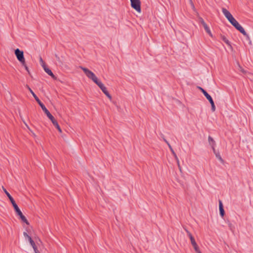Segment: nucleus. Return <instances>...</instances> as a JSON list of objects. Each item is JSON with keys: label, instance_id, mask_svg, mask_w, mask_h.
Listing matches in <instances>:
<instances>
[{"label": "nucleus", "instance_id": "23", "mask_svg": "<svg viewBox=\"0 0 253 253\" xmlns=\"http://www.w3.org/2000/svg\"><path fill=\"white\" fill-rule=\"evenodd\" d=\"M176 161H177V165H178V168L179 169V170L181 171V168L180 166V164H179V160L177 158V159H176Z\"/></svg>", "mask_w": 253, "mask_h": 253}, {"label": "nucleus", "instance_id": "26", "mask_svg": "<svg viewBox=\"0 0 253 253\" xmlns=\"http://www.w3.org/2000/svg\"><path fill=\"white\" fill-rule=\"evenodd\" d=\"M215 145L211 146L212 149V150H213V153L215 154H216V152H215Z\"/></svg>", "mask_w": 253, "mask_h": 253}, {"label": "nucleus", "instance_id": "16", "mask_svg": "<svg viewBox=\"0 0 253 253\" xmlns=\"http://www.w3.org/2000/svg\"><path fill=\"white\" fill-rule=\"evenodd\" d=\"M184 230L186 232L188 236L189 237V238L190 239V241L193 240L194 239H195L193 237V236H192V235L191 234V233L187 229H186V228H184Z\"/></svg>", "mask_w": 253, "mask_h": 253}, {"label": "nucleus", "instance_id": "4", "mask_svg": "<svg viewBox=\"0 0 253 253\" xmlns=\"http://www.w3.org/2000/svg\"><path fill=\"white\" fill-rule=\"evenodd\" d=\"M80 68L84 71L85 75L90 79L92 80L93 82L96 81L97 78L95 75L87 68L80 66Z\"/></svg>", "mask_w": 253, "mask_h": 253}, {"label": "nucleus", "instance_id": "3", "mask_svg": "<svg viewBox=\"0 0 253 253\" xmlns=\"http://www.w3.org/2000/svg\"><path fill=\"white\" fill-rule=\"evenodd\" d=\"M2 188L4 192L7 195V196L8 197V199H9L10 201L11 202V203L14 209L15 212H16L17 215H18L20 216V218L21 219V220L23 222L25 223L26 224L29 225V223L28 220L27 219L26 217L23 214L22 212H21V211L18 208L16 203H15L14 199L10 195V194L7 191L6 189L3 186H2Z\"/></svg>", "mask_w": 253, "mask_h": 253}, {"label": "nucleus", "instance_id": "8", "mask_svg": "<svg viewBox=\"0 0 253 253\" xmlns=\"http://www.w3.org/2000/svg\"><path fill=\"white\" fill-rule=\"evenodd\" d=\"M44 71L53 79H56V77L53 74L52 72L49 69L45 64L42 65Z\"/></svg>", "mask_w": 253, "mask_h": 253}, {"label": "nucleus", "instance_id": "1", "mask_svg": "<svg viewBox=\"0 0 253 253\" xmlns=\"http://www.w3.org/2000/svg\"><path fill=\"white\" fill-rule=\"evenodd\" d=\"M26 87L32 94L36 101L39 104V105L42 108L43 111L45 113V114L47 115V117L51 120L53 125L55 126V127L58 129V130L60 132H62V130L58 124L57 121L54 119V117L50 114L49 111L46 109L45 105L41 101L38 97L36 95V94L33 92L32 89L29 87L28 85H26Z\"/></svg>", "mask_w": 253, "mask_h": 253}, {"label": "nucleus", "instance_id": "17", "mask_svg": "<svg viewBox=\"0 0 253 253\" xmlns=\"http://www.w3.org/2000/svg\"><path fill=\"white\" fill-rule=\"evenodd\" d=\"M94 82L100 88L104 85L101 82L98 80V79Z\"/></svg>", "mask_w": 253, "mask_h": 253}, {"label": "nucleus", "instance_id": "24", "mask_svg": "<svg viewBox=\"0 0 253 253\" xmlns=\"http://www.w3.org/2000/svg\"><path fill=\"white\" fill-rule=\"evenodd\" d=\"M23 235L25 238H27L28 239H29V237H31L26 232H24L23 233Z\"/></svg>", "mask_w": 253, "mask_h": 253}, {"label": "nucleus", "instance_id": "25", "mask_svg": "<svg viewBox=\"0 0 253 253\" xmlns=\"http://www.w3.org/2000/svg\"><path fill=\"white\" fill-rule=\"evenodd\" d=\"M163 138L164 141L168 144V146L169 147V145H170L169 142L164 137H163Z\"/></svg>", "mask_w": 253, "mask_h": 253}, {"label": "nucleus", "instance_id": "28", "mask_svg": "<svg viewBox=\"0 0 253 253\" xmlns=\"http://www.w3.org/2000/svg\"><path fill=\"white\" fill-rule=\"evenodd\" d=\"M40 61L43 63V65L44 64L43 61L41 57H40Z\"/></svg>", "mask_w": 253, "mask_h": 253}, {"label": "nucleus", "instance_id": "12", "mask_svg": "<svg viewBox=\"0 0 253 253\" xmlns=\"http://www.w3.org/2000/svg\"><path fill=\"white\" fill-rule=\"evenodd\" d=\"M102 92L110 99H112V96L108 91L106 87L104 85L100 88Z\"/></svg>", "mask_w": 253, "mask_h": 253}, {"label": "nucleus", "instance_id": "29", "mask_svg": "<svg viewBox=\"0 0 253 253\" xmlns=\"http://www.w3.org/2000/svg\"><path fill=\"white\" fill-rule=\"evenodd\" d=\"M228 225L229 227H230L231 226V223H228Z\"/></svg>", "mask_w": 253, "mask_h": 253}, {"label": "nucleus", "instance_id": "18", "mask_svg": "<svg viewBox=\"0 0 253 253\" xmlns=\"http://www.w3.org/2000/svg\"><path fill=\"white\" fill-rule=\"evenodd\" d=\"M169 147L170 151L171 152L172 154H173V156L174 157L175 159H177L178 157H177L176 153L174 151L173 149H172V147L171 146V145H169Z\"/></svg>", "mask_w": 253, "mask_h": 253}, {"label": "nucleus", "instance_id": "9", "mask_svg": "<svg viewBox=\"0 0 253 253\" xmlns=\"http://www.w3.org/2000/svg\"><path fill=\"white\" fill-rule=\"evenodd\" d=\"M198 88L201 91V92L204 94V95L205 96L206 98L210 101H211L212 100V97L202 87L200 86H198Z\"/></svg>", "mask_w": 253, "mask_h": 253}, {"label": "nucleus", "instance_id": "10", "mask_svg": "<svg viewBox=\"0 0 253 253\" xmlns=\"http://www.w3.org/2000/svg\"><path fill=\"white\" fill-rule=\"evenodd\" d=\"M219 209L220 215L222 217H223L225 215V211L224 210L222 203L221 200L219 201Z\"/></svg>", "mask_w": 253, "mask_h": 253}, {"label": "nucleus", "instance_id": "20", "mask_svg": "<svg viewBox=\"0 0 253 253\" xmlns=\"http://www.w3.org/2000/svg\"><path fill=\"white\" fill-rule=\"evenodd\" d=\"M22 65L24 67L25 70L28 72V74H30V71L29 70V68L27 67V65L26 64L25 61H24V64H22Z\"/></svg>", "mask_w": 253, "mask_h": 253}, {"label": "nucleus", "instance_id": "6", "mask_svg": "<svg viewBox=\"0 0 253 253\" xmlns=\"http://www.w3.org/2000/svg\"><path fill=\"white\" fill-rule=\"evenodd\" d=\"M131 6L138 12H141V2L140 0H130Z\"/></svg>", "mask_w": 253, "mask_h": 253}, {"label": "nucleus", "instance_id": "27", "mask_svg": "<svg viewBox=\"0 0 253 253\" xmlns=\"http://www.w3.org/2000/svg\"><path fill=\"white\" fill-rule=\"evenodd\" d=\"M35 253H40V252L38 250V248H37V250H34Z\"/></svg>", "mask_w": 253, "mask_h": 253}, {"label": "nucleus", "instance_id": "22", "mask_svg": "<svg viewBox=\"0 0 253 253\" xmlns=\"http://www.w3.org/2000/svg\"><path fill=\"white\" fill-rule=\"evenodd\" d=\"M55 58H56V59L57 61H58L59 63L62 64V62L60 60V57L56 54H55Z\"/></svg>", "mask_w": 253, "mask_h": 253}, {"label": "nucleus", "instance_id": "2", "mask_svg": "<svg viewBox=\"0 0 253 253\" xmlns=\"http://www.w3.org/2000/svg\"><path fill=\"white\" fill-rule=\"evenodd\" d=\"M222 12L229 22L240 33L245 36L247 39L250 40L248 34L245 31L244 29L239 24L237 21L233 17L230 12L225 8H222Z\"/></svg>", "mask_w": 253, "mask_h": 253}, {"label": "nucleus", "instance_id": "7", "mask_svg": "<svg viewBox=\"0 0 253 253\" xmlns=\"http://www.w3.org/2000/svg\"><path fill=\"white\" fill-rule=\"evenodd\" d=\"M200 23L203 25L206 32L209 35V36L211 37H212V35L211 33V31L210 29V28L208 27V25L204 21V19L200 17L199 18Z\"/></svg>", "mask_w": 253, "mask_h": 253}, {"label": "nucleus", "instance_id": "19", "mask_svg": "<svg viewBox=\"0 0 253 253\" xmlns=\"http://www.w3.org/2000/svg\"><path fill=\"white\" fill-rule=\"evenodd\" d=\"M209 102H210V104H211V109L212 111L214 112L215 110V106L214 105V103L213 99L211 101H210Z\"/></svg>", "mask_w": 253, "mask_h": 253}, {"label": "nucleus", "instance_id": "15", "mask_svg": "<svg viewBox=\"0 0 253 253\" xmlns=\"http://www.w3.org/2000/svg\"><path fill=\"white\" fill-rule=\"evenodd\" d=\"M221 40L228 45L231 46V45L230 44V42L229 41V40L224 36H221Z\"/></svg>", "mask_w": 253, "mask_h": 253}, {"label": "nucleus", "instance_id": "13", "mask_svg": "<svg viewBox=\"0 0 253 253\" xmlns=\"http://www.w3.org/2000/svg\"><path fill=\"white\" fill-rule=\"evenodd\" d=\"M28 240H29L31 245L32 246L34 250H37V246H36L34 241L32 239V238L29 237Z\"/></svg>", "mask_w": 253, "mask_h": 253}, {"label": "nucleus", "instance_id": "21", "mask_svg": "<svg viewBox=\"0 0 253 253\" xmlns=\"http://www.w3.org/2000/svg\"><path fill=\"white\" fill-rule=\"evenodd\" d=\"M216 157L220 161L222 162L223 159H222L220 154L219 153H217V154H215Z\"/></svg>", "mask_w": 253, "mask_h": 253}, {"label": "nucleus", "instance_id": "11", "mask_svg": "<svg viewBox=\"0 0 253 253\" xmlns=\"http://www.w3.org/2000/svg\"><path fill=\"white\" fill-rule=\"evenodd\" d=\"M191 244L193 246L195 252L197 253H202V252L200 251L199 247H198V245L197 244L195 239H194L193 240H191Z\"/></svg>", "mask_w": 253, "mask_h": 253}, {"label": "nucleus", "instance_id": "14", "mask_svg": "<svg viewBox=\"0 0 253 253\" xmlns=\"http://www.w3.org/2000/svg\"><path fill=\"white\" fill-rule=\"evenodd\" d=\"M208 141L211 146H213L216 145L215 141L211 136H209L208 137Z\"/></svg>", "mask_w": 253, "mask_h": 253}, {"label": "nucleus", "instance_id": "5", "mask_svg": "<svg viewBox=\"0 0 253 253\" xmlns=\"http://www.w3.org/2000/svg\"><path fill=\"white\" fill-rule=\"evenodd\" d=\"M14 52L18 60L21 63V64H24L25 60L24 56L23 51L20 50L19 48H17L15 50Z\"/></svg>", "mask_w": 253, "mask_h": 253}]
</instances>
